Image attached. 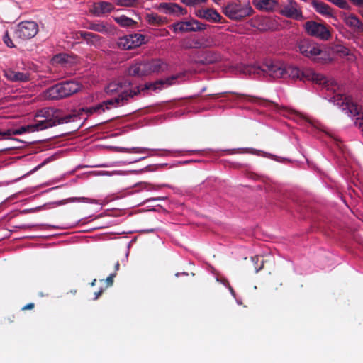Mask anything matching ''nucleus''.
<instances>
[{
	"label": "nucleus",
	"mask_w": 363,
	"mask_h": 363,
	"mask_svg": "<svg viewBox=\"0 0 363 363\" xmlns=\"http://www.w3.org/2000/svg\"><path fill=\"white\" fill-rule=\"evenodd\" d=\"M245 74H263L272 78H290L302 82L311 81L323 84L328 90L335 91L337 84L335 81L328 80L323 75L315 72L312 69L299 67L285 64L279 61H266L262 65H247L243 67Z\"/></svg>",
	"instance_id": "nucleus-1"
},
{
	"label": "nucleus",
	"mask_w": 363,
	"mask_h": 363,
	"mask_svg": "<svg viewBox=\"0 0 363 363\" xmlns=\"http://www.w3.org/2000/svg\"><path fill=\"white\" fill-rule=\"evenodd\" d=\"M43 119L37 121L35 123L21 126L18 129H9L10 139L12 135H21L27 131H38L56 126L57 125L74 122L78 118L76 114H63L60 109L46 108L41 109L35 114V118Z\"/></svg>",
	"instance_id": "nucleus-2"
},
{
	"label": "nucleus",
	"mask_w": 363,
	"mask_h": 363,
	"mask_svg": "<svg viewBox=\"0 0 363 363\" xmlns=\"http://www.w3.org/2000/svg\"><path fill=\"white\" fill-rule=\"evenodd\" d=\"M82 85L76 81L67 80L57 83L43 92V96L49 100H60L78 92Z\"/></svg>",
	"instance_id": "nucleus-3"
},
{
	"label": "nucleus",
	"mask_w": 363,
	"mask_h": 363,
	"mask_svg": "<svg viewBox=\"0 0 363 363\" xmlns=\"http://www.w3.org/2000/svg\"><path fill=\"white\" fill-rule=\"evenodd\" d=\"M222 12L228 18L235 21H241L251 16L254 10L250 4H242L240 1H231L222 7Z\"/></svg>",
	"instance_id": "nucleus-4"
},
{
	"label": "nucleus",
	"mask_w": 363,
	"mask_h": 363,
	"mask_svg": "<svg viewBox=\"0 0 363 363\" xmlns=\"http://www.w3.org/2000/svg\"><path fill=\"white\" fill-rule=\"evenodd\" d=\"M38 32V25L34 21H25L19 23L14 30L15 40H26L35 36Z\"/></svg>",
	"instance_id": "nucleus-5"
},
{
	"label": "nucleus",
	"mask_w": 363,
	"mask_h": 363,
	"mask_svg": "<svg viewBox=\"0 0 363 363\" xmlns=\"http://www.w3.org/2000/svg\"><path fill=\"white\" fill-rule=\"evenodd\" d=\"M303 28L308 35L323 40H328L331 38V33L325 24L314 21H308Z\"/></svg>",
	"instance_id": "nucleus-6"
},
{
	"label": "nucleus",
	"mask_w": 363,
	"mask_h": 363,
	"mask_svg": "<svg viewBox=\"0 0 363 363\" xmlns=\"http://www.w3.org/2000/svg\"><path fill=\"white\" fill-rule=\"evenodd\" d=\"M279 13L288 18L301 21L304 18L300 5L295 0H286L284 4H279Z\"/></svg>",
	"instance_id": "nucleus-7"
},
{
	"label": "nucleus",
	"mask_w": 363,
	"mask_h": 363,
	"mask_svg": "<svg viewBox=\"0 0 363 363\" xmlns=\"http://www.w3.org/2000/svg\"><path fill=\"white\" fill-rule=\"evenodd\" d=\"M145 43V36L142 34H131L121 37L117 42V45L123 50H131Z\"/></svg>",
	"instance_id": "nucleus-8"
},
{
	"label": "nucleus",
	"mask_w": 363,
	"mask_h": 363,
	"mask_svg": "<svg viewBox=\"0 0 363 363\" xmlns=\"http://www.w3.org/2000/svg\"><path fill=\"white\" fill-rule=\"evenodd\" d=\"M174 32H196L203 30L206 28L207 26L199 22L197 20H191L187 21H179L174 23L172 26Z\"/></svg>",
	"instance_id": "nucleus-9"
},
{
	"label": "nucleus",
	"mask_w": 363,
	"mask_h": 363,
	"mask_svg": "<svg viewBox=\"0 0 363 363\" xmlns=\"http://www.w3.org/2000/svg\"><path fill=\"white\" fill-rule=\"evenodd\" d=\"M138 93H140L139 87H136V90H130V91H123L118 96L104 101L102 104H104V107L105 106L106 109H109L110 106L114 107L121 106L125 104L129 99L133 98Z\"/></svg>",
	"instance_id": "nucleus-10"
},
{
	"label": "nucleus",
	"mask_w": 363,
	"mask_h": 363,
	"mask_svg": "<svg viewBox=\"0 0 363 363\" xmlns=\"http://www.w3.org/2000/svg\"><path fill=\"white\" fill-rule=\"evenodd\" d=\"M299 52L308 58L314 59L322 53L321 49L313 41L308 39L300 40L298 44Z\"/></svg>",
	"instance_id": "nucleus-11"
},
{
	"label": "nucleus",
	"mask_w": 363,
	"mask_h": 363,
	"mask_svg": "<svg viewBox=\"0 0 363 363\" xmlns=\"http://www.w3.org/2000/svg\"><path fill=\"white\" fill-rule=\"evenodd\" d=\"M333 98L334 102L340 106L342 111H346L347 113L354 116L360 115V108L350 98L342 94H336Z\"/></svg>",
	"instance_id": "nucleus-12"
},
{
	"label": "nucleus",
	"mask_w": 363,
	"mask_h": 363,
	"mask_svg": "<svg viewBox=\"0 0 363 363\" xmlns=\"http://www.w3.org/2000/svg\"><path fill=\"white\" fill-rule=\"evenodd\" d=\"M220 55L216 51L203 50L196 52L194 55V61L199 65H211L218 62Z\"/></svg>",
	"instance_id": "nucleus-13"
},
{
	"label": "nucleus",
	"mask_w": 363,
	"mask_h": 363,
	"mask_svg": "<svg viewBox=\"0 0 363 363\" xmlns=\"http://www.w3.org/2000/svg\"><path fill=\"white\" fill-rule=\"evenodd\" d=\"M311 4L312 7L319 14L325 17H330L334 20H337V18L333 13V9L326 3L320 0H312Z\"/></svg>",
	"instance_id": "nucleus-14"
},
{
	"label": "nucleus",
	"mask_w": 363,
	"mask_h": 363,
	"mask_svg": "<svg viewBox=\"0 0 363 363\" xmlns=\"http://www.w3.org/2000/svg\"><path fill=\"white\" fill-rule=\"evenodd\" d=\"M196 16L206 19L212 23H223V17L213 9H199L196 13Z\"/></svg>",
	"instance_id": "nucleus-15"
},
{
	"label": "nucleus",
	"mask_w": 363,
	"mask_h": 363,
	"mask_svg": "<svg viewBox=\"0 0 363 363\" xmlns=\"http://www.w3.org/2000/svg\"><path fill=\"white\" fill-rule=\"evenodd\" d=\"M114 9L115 6L112 3L101 1L94 4L91 12L96 16H101L111 13Z\"/></svg>",
	"instance_id": "nucleus-16"
},
{
	"label": "nucleus",
	"mask_w": 363,
	"mask_h": 363,
	"mask_svg": "<svg viewBox=\"0 0 363 363\" xmlns=\"http://www.w3.org/2000/svg\"><path fill=\"white\" fill-rule=\"evenodd\" d=\"M252 4L258 10L267 12L278 11L279 7L277 0H253Z\"/></svg>",
	"instance_id": "nucleus-17"
},
{
	"label": "nucleus",
	"mask_w": 363,
	"mask_h": 363,
	"mask_svg": "<svg viewBox=\"0 0 363 363\" xmlns=\"http://www.w3.org/2000/svg\"><path fill=\"white\" fill-rule=\"evenodd\" d=\"M157 9L160 11H162L165 13L169 14H182L184 15L186 13V11L185 9L180 6L179 4L176 3H167L162 2L160 3L157 6Z\"/></svg>",
	"instance_id": "nucleus-18"
},
{
	"label": "nucleus",
	"mask_w": 363,
	"mask_h": 363,
	"mask_svg": "<svg viewBox=\"0 0 363 363\" xmlns=\"http://www.w3.org/2000/svg\"><path fill=\"white\" fill-rule=\"evenodd\" d=\"M147 75L155 72H164L167 69V65L160 59L145 62Z\"/></svg>",
	"instance_id": "nucleus-19"
},
{
	"label": "nucleus",
	"mask_w": 363,
	"mask_h": 363,
	"mask_svg": "<svg viewBox=\"0 0 363 363\" xmlns=\"http://www.w3.org/2000/svg\"><path fill=\"white\" fill-rule=\"evenodd\" d=\"M344 15V22L348 27L354 31L363 32V23L356 15L353 13L348 16Z\"/></svg>",
	"instance_id": "nucleus-20"
},
{
	"label": "nucleus",
	"mask_w": 363,
	"mask_h": 363,
	"mask_svg": "<svg viewBox=\"0 0 363 363\" xmlns=\"http://www.w3.org/2000/svg\"><path fill=\"white\" fill-rule=\"evenodd\" d=\"M128 74L137 77L147 75L145 62H137L130 66L128 69Z\"/></svg>",
	"instance_id": "nucleus-21"
},
{
	"label": "nucleus",
	"mask_w": 363,
	"mask_h": 363,
	"mask_svg": "<svg viewBox=\"0 0 363 363\" xmlns=\"http://www.w3.org/2000/svg\"><path fill=\"white\" fill-rule=\"evenodd\" d=\"M5 77L12 82H26L30 80V74L7 69L4 72Z\"/></svg>",
	"instance_id": "nucleus-22"
},
{
	"label": "nucleus",
	"mask_w": 363,
	"mask_h": 363,
	"mask_svg": "<svg viewBox=\"0 0 363 363\" xmlns=\"http://www.w3.org/2000/svg\"><path fill=\"white\" fill-rule=\"evenodd\" d=\"M131 86V82L125 80L123 82H111L106 89V92L107 94H112L114 92H118L121 91V93L123 91H130V89L127 90L126 88H129Z\"/></svg>",
	"instance_id": "nucleus-23"
},
{
	"label": "nucleus",
	"mask_w": 363,
	"mask_h": 363,
	"mask_svg": "<svg viewBox=\"0 0 363 363\" xmlns=\"http://www.w3.org/2000/svg\"><path fill=\"white\" fill-rule=\"evenodd\" d=\"M209 45L206 41L199 38L184 40L181 45V47L184 50L206 48Z\"/></svg>",
	"instance_id": "nucleus-24"
},
{
	"label": "nucleus",
	"mask_w": 363,
	"mask_h": 363,
	"mask_svg": "<svg viewBox=\"0 0 363 363\" xmlns=\"http://www.w3.org/2000/svg\"><path fill=\"white\" fill-rule=\"evenodd\" d=\"M79 34L89 45L96 46L100 44L101 38L99 35L87 31H79Z\"/></svg>",
	"instance_id": "nucleus-25"
},
{
	"label": "nucleus",
	"mask_w": 363,
	"mask_h": 363,
	"mask_svg": "<svg viewBox=\"0 0 363 363\" xmlns=\"http://www.w3.org/2000/svg\"><path fill=\"white\" fill-rule=\"evenodd\" d=\"M113 19L118 25L123 28H133L137 24L136 21L124 15L114 17Z\"/></svg>",
	"instance_id": "nucleus-26"
},
{
	"label": "nucleus",
	"mask_w": 363,
	"mask_h": 363,
	"mask_svg": "<svg viewBox=\"0 0 363 363\" xmlns=\"http://www.w3.org/2000/svg\"><path fill=\"white\" fill-rule=\"evenodd\" d=\"M146 18L150 24L154 26H162L167 22L166 18L155 13L147 14Z\"/></svg>",
	"instance_id": "nucleus-27"
},
{
	"label": "nucleus",
	"mask_w": 363,
	"mask_h": 363,
	"mask_svg": "<svg viewBox=\"0 0 363 363\" xmlns=\"http://www.w3.org/2000/svg\"><path fill=\"white\" fill-rule=\"evenodd\" d=\"M86 28L101 33H106L108 31L107 26L102 23L91 22L89 23V26H86Z\"/></svg>",
	"instance_id": "nucleus-28"
},
{
	"label": "nucleus",
	"mask_w": 363,
	"mask_h": 363,
	"mask_svg": "<svg viewBox=\"0 0 363 363\" xmlns=\"http://www.w3.org/2000/svg\"><path fill=\"white\" fill-rule=\"evenodd\" d=\"M251 260L254 265V269L256 273L259 272L264 267V261L262 257H259L258 255L254 256L251 257Z\"/></svg>",
	"instance_id": "nucleus-29"
},
{
	"label": "nucleus",
	"mask_w": 363,
	"mask_h": 363,
	"mask_svg": "<svg viewBox=\"0 0 363 363\" xmlns=\"http://www.w3.org/2000/svg\"><path fill=\"white\" fill-rule=\"evenodd\" d=\"M115 4L124 7H136L139 4L138 0H113Z\"/></svg>",
	"instance_id": "nucleus-30"
},
{
	"label": "nucleus",
	"mask_w": 363,
	"mask_h": 363,
	"mask_svg": "<svg viewBox=\"0 0 363 363\" xmlns=\"http://www.w3.org/2000/svg\"><path fill=\"white\" fill-rule=\"evenodd\" d=\"M83 111H86L89 115H91L94 113L98 112L100 110H102L104 112L105 111V108H104L103 104H99L94 106L86 108H82Z\"/></svg>",
	"instance_id": "nucleus-31"
},
{
	"label": "nucleus",
	"mask_w": 363,
	"mask_h": 363,
	"mask_svg": "<svg viewBox=\"0 0 363 363\" xmlns=\"http://www.w3.org/2000/svg\"><path fill=\"white\" fill-rule=\"evenodd\" d=\"M328 1L333 3L340 9L346 10L351 9V6L349 5L346 0H328Z\"/></svg>",
	"instance_id": "nucleus-32"
},
{
	"label": "nucleus",
	"mask_w": 363,
	"mask_h": 363,
	"mask_svg": "<svg viewBox=\"0 0 363 363\" xmlns=\"http://www.w3.org/2000/svg\"><path fill=\"white\" fill-rule=\"evenodd\" d=\"M333 50H334L335 52L340 53V54H342L343 55H348V54H349L348 49L347 48H345V46L341 45H335V47L333 48Z\"/></svg>",
	"instance_id": "nucleus-33"
},
{
	"label": "nucleus",
	"mask_w": 363,
	"mask_h": 363,
	"mask_svg": "<svg viewBox=\"0 0 363 363\" xmlns=\"http://www.w3.org/2000/svg\"><path fill=\"white\" fill-rule=\"evenodd\" d=\"M116 276V273L113 272L111 273L106 279H101L100 281H104L106 283V287H110L112 286L114 282V278Z\"/></svg>",
	"instance_id": "nucleus-34"
},
{
	"label": "nucleus",
	"mask_w": 363,
	"mask_h": 363,
	"mask_svg": "<svg viewBox=\"0 0 363 363\" xmlns=\"http://www.w3.org/2000/svg\"><path fill=\"white\" fill-rule=\"evenodd\" d=\"M3 41L4 43L9 48H14L15 45L13 43L8 31H6L3 36Z\"/></svg>",
	"instance_id": "nucleus-35"
},
{
	"label": "nucleus",
	"mask_w": 363,
	"mask_h": 363,
	"mask_svg": "<svg viewBox=\"0 0 363 363\" xmlns=\"http://www.w3.org/2000/svg\"><path fill=\"white\" fill-rule=\"evenodd\" d=\"M178 78L177 75H173L169 78H167L165 80H160L157 84H167V86L172 85L174 84V82Z\"/></svg>",
	"instance_id": "nucleus-36"
},
{
	"label": "nucleus",
	"mask_w": 363,
	"mask_h": 363,
	"mask_svg": "<svg viewBox=\"0 0 363 363\" xmlns=\"http://www.w3.org/2000/svg\"><path fill=\"white\" fill-rule=\"evenodd\" d=\"M207 0H182V2L186 6H191L200 3H205Z\"/></svg>",
	"instance_id": "nucleus-37"
},
{
	"label": "nucleus",
	"mask_w": 363,
	"mask_h": 363,
	"mask_svg": "<svg viewBox=\"0 0 363 363\" xmlns=\"http://www.w3.org/2000/svg\"><path fill=\"white\" fill-rule=\"evenodd\" d=\"M8 139H10L9 130L7 129L6 130L4 131L0 130V140Z\"/></svg>",
	"instance_id": "nucleus-38"
},
{
	"label": "nucleus",
	"mask_w": 363,
	"mask_h": 363,
	"mask_svg": "<svg viewBox=\"0 0 363 363\" xmlns=\"http://www.w3.org/2000/svg\"><path fill=\"white\" fill-rule=\"evenodd\" d=\"M34 307H35V304L33 303H29L26 304V306H24L22 308V310H23V311L31 310V309L34 308Z\"/></svg>",
	"instance_id": "nucleus-39"
},
{
	"label": "nucleus",
	"mask_w": 363,
	"mask_h": 363,
	"mask_svg": "<svg viewBox=\"0 0 363 363\" xmlns=\"http://www.w3.org/2000/svg\"><path fill=\"white\" fill-rule=\"evenodd\" d=\"M104 289H100V290L99 291L95 292L94 300H97L99 298V296H101V294L104 293Z\"/></svg>",
	"instance_id": "nucleus-40"
},
{
	"label": "nucleus",
	"mask_w": 363,
	"mask_h": 363,
	"mask_svg": "<svg viewBox=\"0 0 363 363\" xmlns=\"http://www.w3.org/2000/svg\"><path fill=\"white\" fill-rule=\"evenodd\" d=\"M151 88H152L154 89H157L156 84H146L145 86V87L143 89H142V90H147V89H150Z\"/></svg>",
	"instance_id": "nucleus-41"
},
{
	"label": "nucleus",
	"mask_w": 363,
	"mask_h": 363,
	"mask_svg": "<svg viewBox=\"0 0 363 363\" xmlns=\"http://www.w3.org/2000/svg\"><path fill=\"white\" fill-rule=\"evenodd\" d=\"M55 59V60H57L59 62H65V60L64 59V57H62L60 55H56Z\"/></svg>",
	"instance_id": "nucleus-42"
},
{
	"label": "nucleus",
	"mask_w": 363,
	"mask_h": 363,
	"mask_svg": "<svg viewBox=\"0 0 363 363\" xmlns=\"http://www.w3.org/2000/svg\"><path fill=\"white\" fill-rule=\"evenodd\" d=\"M115 272L117 274V271L120 269V263L118 261H117L114 265Z\"/></svg>",
	"instance_id": "nucleus-43"
},
{
	"label": "nucleus",
	"mask_w": 363,
	"mask_h": 363,
	"mask_svg": "<svg viewBox=\"0 0 363 363\" xmlns=\"http://www.w3.org/2000/svg\"><path fill=\"white\" fill-rule=\"evenodd\" d=\"M74 38H75V39H77V40H79L80 38H82L80 37V35L79 34V31H78V32H77V33H75V37H74Z\"/></svg>",
	"instance_id": "nucleus-44"
},
{
	"label": "nucleus",
	"mask_w": 363,
	"mask_h": 363,
	"mask_svg": "<svg viewBox=\"0 0 363 363\" xmlns=\"http://www.w3.org/2000/svg\"><path fill=\"white\" fill-rule=\"evenodd\" d=\"M225 94H226V92H224V93H218V94H213V96H217L218 97H219V96H223Z\"/></svg>",
	"instance_id": "nucleus-45"
},
{
	"label": "nucleus",
	"mask_w": 363,
	"mask_h": 363,
	"mask_svg": "<svg viewBox=\"0 0 363 363\" xmlns=\"http://www.w3.org/2000/svg\"><path fill=\"white\" fill-rule=\"evenodd\" d=\"M96 279H94L92 280V281L90 283V285H91V286H95V285H96Z\"/></svg>",
	"instance_id": "nucleus-46"
},
{
	"label": "nucleus",
	"mask_w": 363,
	"mask_h": 363,
	"mask_svg": "<svg viewBox=\"0 0 363 363\" xmlns=\"http://www.w3.org/2000/svg\"><path fill=\"white\" fill-rule=\"evenodd\" d=\"M221 1L222 0H213V1L218 5H220Z\"/></svg>",
	"instance_id": "nucleus-47"
},
{
	"label": "nucleus",
	"mask_w": 363,
	"mask_h": 363,
	"mask_svg": "<svg viewBox=\"0 0 363 363\" xmlns=\"http://www.w3.org/2000/svg\"><path fill=\"white\" fill-rule=\"evenodd\" d=\"M77 290L76 289H74V290H71L70 291V293L72 294L73 295H75L77 294Z\"/></svg>",
	"instance_id": "nucleus-48"
},
{
	"label": "nucleus",
	"mask_w": 363,
	"mask_h": 363,
	"mask_svg": "<svg viewBox=\"0 0 363 363\" xmlns=\"http://www.w3.org/2000/svg\"><path fill=\"white\" fill-rule=\"evenodd\" d=\"M359 13L361 14V16L363 17V11H359Z\"/></svg>",
	"instance_id": "nucleus-49"
},
{
	"label": "nucleus",
	"mask_w": 363,
	"mask_h": 363,
	"mask_svg": "<svg viewBox=\"0 0 363 363\" xmlns=\"http://www.w3.org/2000/svg\"><path fill=\"white\" fill-rule=\"evenodd\" d=\"M230 289L232 293H234V291H233V289L232 288H230Z\"/></svg>",
	"instance_id": "nucleus-50"
}]
</instances>
